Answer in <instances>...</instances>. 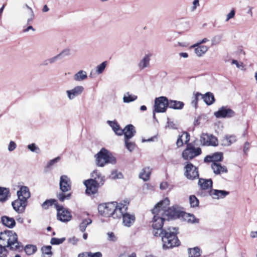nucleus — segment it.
<instances>
[{"instance_id":"37998d69","label":"nucleus","mask_w":257,"mask_h":257,"mask_svg":"<svg viewBox=\"0 0 257 257\" xmlns=\"http://www.w3.org/2000/svg\"><path fill=\"white\" fill-rule=\"evenodd\" d=\"M200 98L202 99V94L199 92H196L192 97L191 104L194 107H197L198 101Z\"/></svg>"},{"instance_id":"5fc2aeb1","label":"nucleus","mask_w":257,"mask_h":257,"mask_svg":"<svg viewBox=\"0 0 257 257\" xmlns=\"http://www.w3.org/2000/svg\"><path fill=\"white\" fill-rule=\"evenodd\" d=\"M28 148L33 152L39 153L40 152V149L35 145V144H31L28 146Z\"/></svg>"},{"instance_id":"4468645a","label":"nucleus","mask_w":257,"mask_h":257,"mask_svg":"<svg viewBox=\"0 0 257 257\" xmlns=\"http://www.w3.org/2000/svg\"><path fill=\"white\" fill-rule=\"evenodd\" d=\"M235 112L226 106H222L217 111L214 112V115L217 118L231 117L235 116Z\"/></svg>"},{"instance_id":"338daca9","label":"nucleus","mask_w":257,"mask_h":257,"mask_svg":"<svg viewBox=\"0 0 257 257\" xmlns=\"http://www.w3.org/2000/svg\"><path fill=\"white\" fill-rule=\"evenodd\" d=\"M193 6L192 9L193 10H195L197 6H199V1L198 0H194L193 2Z\"/></svg>"},{"instance_id":"7ed1b4c3","label":"nucleus","mask_w":257,"mask_h":257,"mask_svg":"<svg viewBox=\"0 0 257 257\" xmlns=\"http://www.w3.org/2000/svg\"><path fill=\"white\" fill-rule=\"evenodd\" d=\"M120 206V203L118 204L116 202L102 203L98 206V211L102 216H111L113 218L115 219L122 215Z\"/></svg>"},{"instance_id":"f03ea898","label":"nucleus","mask_w":257,"mask_h":257,"mask_svg":"<svg viewBox=\"0 0 257 257\" xmlns=\"http://www.w3.org/2000/svg\"><path fill=\"white\" fill-rule=\"evenodd\" d=\"M177 229L176 228L169 227L159 233L158 236L161 237L164 249L172 248L180 244L177 236Z\"/></svg>"},{"instance_id":"58836bf2","label":"nucleus","mask_w":257,"mask_h":257,"mask_svg":"<svg viewBox=\"0 0 257 257\" xmlns=\"http://www.w3.org/2000/svg\"><path fill=\"white\" fill-rule=\"evenodd\" d=\"M92 223V220L87 218L84 219L79 225V229L81 232H84L86 230L87 226Z\"/></svg>"},{"instance_id":"bb28decb","label":"nucleus","mask_w":257,"mask_h":257,"mask_svg":"<svg viewBox=\"0 0 257 257\" xmlns=\"http://www.w3.org/2000/svg\"><path fill=\"white\" fill-rule=\"evenodd\" d=\"M222 141L224 146H230L236 142L237 139L236 136L234 135H226L224 136Z\"/></svg>"},{"instance_id":"aec40b11","label":"nucleus","mask_w":257,"mask_h":257,"mask_svg":"<svg viewBox=\"0 0 257 257\" xmlns=\"http://www.w3.org/2000/svg\"><path fill=\"white\" fill-rule=\"evenodd\" d=\"M229 194V192L225 190L211 189L209 195L214 199H223Z\"/></svg>"},{"instance_id":"c03bdc74","label":"nucleus","mask_w":257,"mask_h":257,"mask_svg":"<svg viewBox=\"0 0 257 257\" xmlns=\"http://www.w3.org/2000/svg\"><path fill=\"white\" fill-rule=\"evenodd\" d=\"M107 64V61H104L100 64L97 66L96 68V72L97 74H100L104 71Z\"/></svg>"},{"instance_id":"f8f14e48","label":"nucleus","mask_w":257,"mask_h":257,"mask_svg":"<svg viewBox=\"0 0 257 257\" xmlns=\"http://www.w3.org/2000/svg\"><path fill=\"white\" fill-rule=\"evenodd\" d=\"M200 143L204 146L216 147L218 145L217 138L212 134L202 133L200 136Z\"/></svg>"},{"instance_id":"6ab92c4d","label":"nucleus","mask_w":257,"mask_h":257,"mask_svg":"<svg viewBox=\"0 0 257 257\" xmlns=\"http://www.w3.org/2000/svg\"><path fill=\"white\" fill-rule=\"evenodd\" d=\"M198 184L201 190V191H198V195H202L203 194V190H207L210 188L212 189L213 182L211 179H205L203 178H199Z\"/></svg>"},{"instance_id":"4c0bfd02","label":"nucleus","mask_w":257,"mask_h":257,"mask_svg":"<svg viewBox=\"0 0 257 257\" xmlns=\"http://www.w3.org/2000/svg\"><path fill=\"white\" fill-rule=\"evenodd\" d=\"M102 254L100 252L92 253L91 252H85L79 253L78 257H102Z\"/></svg>"},{"instance_id":"a211bd4d","label":"nucleus","mask_w":257,"mask_h":257,"mask_svg":"<svg viewBox=\"0 0 257 257\" xmlns=\"http://www.w3.org/2000/svg\"><path fill=\"white\" fill-rule=\"evenodd\" d=\"M91 178L89 180H92L94 182L100 186L103 185L105 181V176L97 170H94L90 174Z\"/></svg>"},{"instance_id":"4d7b16f0","label":"nucleus","mask_w":257,"mask_h":257,"mask_svg":"<svg viewBox=\"0 0 257 257\" xmlns=\"http://www.w3.org/2000/svg\"><path fill=\"white\" fill-rule=\"evenodd\" d=\"M108 240L110 241L115 242L117 240V237L112 232H109L107 233Z\"/></svg>"},{"instance_id":"bf43d9fd","label":"nucleus","mask_w":257,"mask_h":257,"mask_svg":"<svg viewBox=\"0 0 257 257\" xmlns=\"http://www.w3.org/2000/svg\"><path fill=\"white\" fill-rule=\"evenodd\" d=\"M16 144L14 141H11L8 146V150L10 152H12L16 148Z\"/></svg>"},{"instance_id":"393cba45","label":"nucleus","mask_w":257,"mask_h":257,"mask_svg":"<svg viewBox=\"0 0 257 257\" xmlns=\"http://www.w3.org/2000/svg\"><path fill=\"white\" fill-rule=\"evenodd\" d=\"M152 55L151 54H146L138 64L140 70H143L150 66V60Z\"/></svg>"},{"instance_id":"f257e3e1","label":"nucleus","mask_w":257,"mask_h":257,"mask_svg":"<svg viewBox=\"0 0 257 257\" xmlns=\"http://www.w3.org/2000/svg\"><path fill=\"white\" fill-rule=\"evenodd\" d=\"M163 204H165L166 205H169L170 204L169 199L168 198H165L163 200L158 203L152 210V213L154 214L152 227L153 228V234L156 236H158L159 235V233L164 230L162 227L166 218L161 214L163 212L162 211H159V207H161V206Z\"/></svg>"},{"instance_id":"6e6d98bb","label":"nucleus","mask_w":257,"mask_h":257,"mask_svg":"<svg viewBox=\"0 0 257 257\" xmlns=\"http://www.w3.org/2000/svg\"><path fill=\"white\" fill-rule=\"evenodd\" d=\"M60 157H57L55 158V159L50 160V161L48 162V163L47 165V168H50L52 166H53L55 163L59 162L60 161Z\"/></svg>"},{"instance_id":"a19ab883","label":"nucleus","mask_w":257,"mask_h":257,"mask_svg":"<svg viewBox=\"0 0 257 257\" xmlns=\"http://www.w3.org/2000/svg\"><path fill=\"white\" fill-rule=\"evenodd\" d=\"M56 202H57V200L54 199H48L42 203V207L44 209H47L53 204L55 205Z\"/></svg>"},{"instance_id":"0e129e2a","label":"nucleus","mask_w":257,"mask_h":257,"mask_svg":"<svg viewBox=\"0 0 257 257\" xmlns=\"http://www.w3.org/2000/svg\"><path fill=\"white\" fill-rule=\"evenodd\" d=\"M168 187V184L166 182H162L160 184V188L161 190H165Z\"/></svg>"},{"instance_id":"ea45409f","label":"nucleus","mask_w":257,"mask_h":257,"mask_svg":"<svg viewBox=\"0 0 257 257\" xmlns=\"http://www.w3.org/2000/svg\"><path fill=\"white\" fill-rule=\"evenodd\" d=\"M37 250L36 245H27L25 247V251L28 255H31L34 253Z\"/></svg>"},{"instance_id":"a878e982","label":"nucleus","mask_w":257,"mask_h":257,"mask_svg":"<svg viewBox=\"0 0 257 257\" xmlns=\"http://www.w3.org/2000/svg\"><path fill=\"white\" fill-rule=\"evenodd\" d=\"M1 221L4 225L10 228H13L16 225L15 219L7 216H2Z\"/></svg>"},{"instance_id":"c85d7f7f","label":"nucleus","mask_w":257,"mask_h":257,"mask_svg":"<svg viewBox=\"0 0 257 257\" xmlns=\"http://www.w3.org/2000/svg\"><path fill=\"white\" fill-rule=\"evenodd\" d=\"M168 104L169 108L174 109H182L184 106L182 101L173 100H169Z\"/></svg>"},{"instance_id":"a18cd8bd","label":"nucleus","mask_w":257,"mask_h":257,"mask_svg":"<svg viewBox=\"0 0 257 257\" xmlns=\"http://www.w3.org/2000/svg\"><path fill=\"white\" fill-rule=\"evenodd\" d=\"M6 243L2 241L0 244V257H7Z\"/></svg>"},{"instance_id":"774afa93","label":"nucleus","mask_w":257,"mask_h":257,"mask_svg":"<svg viewBox=\"0 0 257 257\" xmlns=\"http://www.w3.org/2000/svg\"><path fill=\"white\" fill-rule=\"evenodd\" d=\"M30 30H32L33 31H35V29H34L32 26H30L28 27L26 29H24L23 32H24V33L27 32Z\"/></svg>"},{"instance_id":"1a4fd4ad","label":"nucleus","mask_w":257,"mask_h":257,"mask_svg":"<svg viewBox=\"0 0 257 257\" xmlns=\"http://www.w3.org/2000/svg\"><path fill=\"white\" fill-rule=\"evenodd\" d=\"M169 100L165 96H160L156 98L155 100L153 117L156 119L155 112H165L168 106Z\"/></svg>"},{"instance_id":"680f3d73","label":"nucleus","mask_w":257,"mask_h":257,"mask_svg":"<svg viewBox=\"0 0 257 257\" xmlns=\"http://www.w3.org/2000/svg\"><path fill=\"white\" fill-rule=\"evenodd\" d=\"M183 137V135H181L178 138L176 142V145L178 147H180L183 146L184 142L182 138Z\"/></svg>"},{"instance_id":"72a5a7b5","label":"nucleus","mask_w":257,"mask_h":257,"mask_svg":"<svg viewBox=\"0 0 257 257\" xmlns=\"http://www.w3.org/2000/svg\"><path fill=\"white\" fill-rule=\"evenodd\" d=\"M87 78V73L83 70L78 71L74 75V79L76 81H82Z\"/></svg>"},{"instance_id":"423d86ee","label":"nucleus","mask_w":257,"mask_h":257,"mask_svg":"<svg viewBox=\"0 0 257 257\" xmlns=\"http://www.w3.org/2000/svg\"><path fill=\"white\" fill-rule=\"evenodd\" d=\"M96 164L98 167H104L106 164L116 163V159L105 148H102L95 155Z\"/></svg>"},{"instance_id":"6e6552de","label":"nucleus","mask_w":257,"mask_h":257,"mask_svg":"<svg viewBox=\"0 0 257 257\" xmlns=\"http://www.w3.org/2000/svg\"><path fill=\"white\" fill-rule=\"evenodd\" d=\"M128 202L124 201L123 203H120V208H121V212L122 215L117 218L122 217L123 223L125 226L130 227L134 222L135 217L133 215H131L126 212L127 210V205Z\"/></svg>"},{"instance_id":"de8ad7c7","label":"nucleus","mask_w":257,"mask_h":257,"mask_svg":"<svg viewBox=\"0 0 257 257\" xmlns=\"http://www.w3.org/2000/svg\"><path fill=\"white\" fill-rule=\"evenodd\" d=\"M128 140H124L125 147L130 152H132L136 148V144L134 142H129Z\"/></svg>"},{"instance_id":"9b49d317","label":"nucleus","mask_w":257,"mask_h":257,"mask_svg":"<svg viewBox=\"0 0 257 257\" xmlns=\"http://www.w3.org/2000/svg\"><path fill=\"white\" fill-rule=\"evenodd\" d=\"M55 207L57 211V219L63 222H67L72 218L70 211L62 205L55 204Z\"/></svg>"},{"instance_id":"603ef678","label":"nucleus","mask_w":257,"mask_h":257,"mask_svg":"<svg viewBox=\"0 0 257 257\" xmlns=\"http://www.w3.org/2000/svg\"><path fill=\"white\" fill-rule=\"evenodd\" d=\"M199 219L196 218L193 214H188L187 221L191 223H198L199 222Z\"/></svg>"},{"instance_id":"c756f323","label":"nucleus","mask_w":257,"mask_h":257,"mask_svg":"<svg viewBox=\"0 0 257 257\" xmlns=\"http://www.w3.org/2000/svg\"><path fill=\"white\" fill-rule=\"evenodd\" d=\"M107 123L111 126L116 135L121 136L123 134L122 129L120 128L119 125L116 121L108 120Z\"/></svg>"},{"instance_id":"864d4df0","label":"nucleus","mask_w":257,"mask_h":257,"mask_svg":"<svg viewBox=\"0 0 257 257\" xmlns=\"http://www.w3.org/2000/svg\"><path fill=\"white\" fill-rule=\"evenodd\" d=\"M110 177L113 179H120L122 177V174L120 172H117V171H113L111 173Z\"/></svg>"},{"instance_id":"412c9836","label":"nucleus","mask_w":257,"mask_h":257,"mask_svg":"<svg viewBox=\"0 0 257 257\" xmlns=\"http://www.w3.org/2000/svg\"><path fill=\"white\" fill-rule=\"evenodd\" d=\"M223 159V153L221 152H216L211 155H207L204 158V162L209 163H219L222 161Z\"/></svg>"},{"instance_id":"13d9d810","label":"nucleus","mask_w":257,"mask_h":257,"mask_svg":"<svg viewBox=\"0 0 257 257\" xmlns=\"http://www.w3.org/2000/svg\"><path fill=\"white\" fill-rule=\"evenodd\" d=\"M208 41H209V40L207 38H205L203 39L202 40L198 41L196 44H195L193 45L192 46H191V48H195L197 46L201 45V44L205 43H206L207 42H208Z\"/></svg>"},{"instance_id":"0eeeda50","label":"nucleus","mask_w":257,"mask_h":257,"mask_svg":"<svg viewBox=\"0 0 257 257\" xmlns=\"http://www.w3.org/2000/svg\"><path fill=\"white\" fill-rule=\"evenodd\" d=\"M167 206L163 204L161 207H159V211H162L161 214L166 218V219H176L183 216L184 212L180 211L177 206H173L166 210Z\"/></svg>"},{"instance_id":"3c124183","label":"nucleus","mask_w":257,"mask_h":257,"mask_svg":"<svg viewBox=\"0 0 257 257\" xmlns=\"http://www.w3.org/2000/svg\"><path fill=\"white\" fill-rule=\"evenodd\" d=\"M167 124L166 126V128H169V129L176 130L177 129L178 125L176 123H175L173 121H170L169 118H167Z\"/></svg>"},{"instance_id":"4be33fe9","label":"nucleus","mask_w":257,"mask_h":257,"mask_svg":"<svg viewBox=\"0 0 257 257\" xmlns=\"http://www.w3.org/2000/svg\"><path fill=\"white\" fill-rule=\"evenodd\" d=\"M122 131L124 134V140L131 139L136 133L135 127L131 124L127 125Z\"/></svg>"},{"instance_id":"8fccbe9b","label":"nucleus","mask_w":257,"mask_h":257,"mask_svg":"<svg viewBox=\"0 0 257 257\" xmlns=\"http://www.w3.org/2000/svg\"><path fill=\"white\" fill-rule=\"evenodd\" d=\"M222 37L220 35L215 36L211 39V46L218 45L221 41Z\"/></svg>"},{"instance_id":"473e14b6","label":"nucleus","mask_w":257,"mask_h":257,"mask_svg":"<svg viewBox=\"0 0 257 257\" xmlns=\"http://www.w3.org/2000/svg\"><path fill=\"white\" fill-rule=\"evenodd\" d=\"M10 191L8 188L0 187V201L4 202L8 199Z\"/></svg>"},{"instance_id":"39448f33","label":"nucleus","mask_w":257,"mask_h":257,"mask_svg":"<svg viewBox=\"0 0 257 257\" xmlns=\"http://www.w3.org/2000/svg\"><path fill=\"white\" fill-rule=\"evenodd\" d=\"M60 189L61 192L57 194V197L61 202H63L65 200H69L71 196V193L66 192L70 191L71 189V182L70 179L66 175H62L60 179Z\"/></svg>"},{"instance_id":"5701e85b","label":"nucleus","mask_w":257,"mask_h":257,"mask_svg":"<svg viewBox=\"0 0 257 257\" xmlns=\"http://www.w3.org/2000/svg\"><path fill=\"white\" fill-rule=\"evenodd\" d=\"M211 168L215 175H221L228 172L227 167L225 166L221 165L219 163H212Z\"/></svg>"},{"instance_id":"052dcab7","label":"nucleus","mask_w":257,"mask_h":257,"mask_svg":"<svg viewBox=\"0 0 257 257\" xmlns=\"http://www.w3.org/2000/svg\"><path fill=\"white\" fill-rule=\"evenodd\" d=\"M235 12L234 9H232L230 12L227 14L225 21L228 22L230 19L233 18L235 16Z\"/></svg>"},{"instance_id":"f704fd0d","label":"nucleus","mask_w":257,"mask_h":257,"mask_svg":"<svg viewBox=\"0 0 257 257\" xmlns=\"http://www.w3.org/2000/svg\"><path fill=\"white\" fill-rule=\"evenodd\" d=\"M201 250L198 247L188 249L189 257H199L201 254Z\"/></svg>"},{"instance_id":"e433bc0d","label":"nucleus","mask_w":257,"mask_h":257,"mask_svg":"<svg viewBox=\"0 0 257 257\" xmlns=\"http://www.w3.org/2000/svg\"><path fill=\"white\" fill-rule=\"evenodd\" d=\"M68 55V52L67 51H63L60 54L57 55L56 56L53 57L52 58L48 59V61L50 64H52L55 63L57 60L62 58V57L64 56Z\"/></svg>"},{"instance_id":"c9c22d12","label":"nucleus","mask_w":257,"mask_h":257,"mask_svg":"<svg viewBox=\"0 0 257 257\" xmlns=\"http://www.w3.org/2000/svg\"><path fill=\"white\" fill-rule=\"evenodd\" d=\"M52 246L50 245L44 246L41 248L43 257H51L52 254Z\"/></svg>"},{"instance_id":"09e8293b","label":"nucleus","mask_w":257,"mask_h":257,"mask_svg":"<svg viewBox=\"0 0 257 257\" xmlns=\"http://www.w3.org/2000/svg\"><path fill=\"white\" fill-rule=\"evenodd\" d=\"M65 240V238H57L53 237L51 238L50 243L53 245H58L62 243Z\"/></svg>"},{"instance_id":"20e7f679","label":"nucleus","mask_w":257,"mask_h":257,"mask_svg":"<svg viewBox=\"0 0 257 257\" xmlns=\"http://www.w3.org/2000/svg\"><path fill=\"white\" fill-rule=\"evenodd\" d=\"M0 240L6 243L7 247L13 250H20L22 247L20 245L18 241L16 233L11 230H6L0 233Z\"/></svg>"},{"instance_id":"f3484780","label":"nucleus","mask_w":257,"mask_h":257,"mask_svg":"<svg viewBox=\"0 0 257 257\" xmlns=\"http://www.w3.org/2000/svg\"><path fill=\"white\" fill-rule=\"evenodd\" d=\"M84 89V88L82 86H77L72 89L67 90L66 93L68 99L71 100L81 95Z\"/></svg>"},{"instance_id":"49530a36","label":"nucleus","mask_w":257,"mask_h":257,"mask_svg":"<svg viewBox=\"0 0 257 257\" xmlns=\"http://www.w3.org/2000/svg\"><path fill=\"white\" fill-rule=\"evenodd\" d=\"M189 201L191 207H197L199 205V200L195 195H191L190 196Z\"/></svg>"},{"instance_id":"9d476101","label":"nucleus","mask_w":257,"mask_h":257,"mask_svg":"<svg viewBox=\"0 0 257 257\" xmlns=\"http://www.w3.org/2000/svg\"><path fill=\"white\" fill-rule=\"evenodd\" d=\"M201 150L200 148H195L191 144H189L187 148L182 153V158L185 160H192L195 157L201 154Z\"/></svg>"},{"instance_id":"69168bd1","label":"nucleus","mask_w":257,"mask_h":257,"mask_svg":"<svg viewBox=\"0 0 257 257\" xmlns=\"http://www.w3.org/2000/svg\"><path fill=\"white\" fill-rule=\"evenodd\" d=\"M69 241L70 242H71L73 244H75L78 242V239L77 238H76L75 237H73L72 238H71L69 239Z\"/></svg>"},{"instance_id":"b1692460","label":"nucleus","mask_w":257,"mask_h":257,"mask_svg":"<svg viewBox=\"0 0 257 257\" xmlns=\"http://www.w3.org/2000/svg\"><path fill=\"white\" fill-rule=\"evenodd\" d=\"M17 196L18 198H21L28 201V199L31 196L29 188L25 186H21L20 189L17 191Z\"/></svg>"},{"instance_id":"7c9ffc66","label":"nucleus","mask_w":257,"mask_h":257,"mask_svg":"<svg viewBox=\"0 0 257 257\" xmlns=\"http://www.w3.org/2000/svg\"><path fill=\"white\" fill-rule=\"evenodd\" d=\"M208 50V47L205 45H198L195 47L194 52L198 57L204 55Z\"/></svg>"},{"instance_id":"2eb2a0df","label":"nucleus","mask_w":257,"mask_h":257,"mask_svg":"<svg viewBox=\"0 0 257 257\" xmlns=\"http://www.w3.org/2000/svg\"><path fill=\"white\" fill-rule=\"evenodd\" d=\"M12 206L14 209L18 213H23L28 205V201L25 199H23L21 198L18 199L12 202Z\"/></svg>"},{"instance_id":"2f4dec72","label":"nucleus","mask_w":257,"mask_h":257,"mask_svg":"<svg viewBox=\"0 0 257 257\" xmlns=\"http://www.w3.org/2000/svg\"><path fill=\"white\" fill-rule=\"evenodd\" d=\"M151 171L149 167L145 168L140 172L139 177L144 181H148L150 179Z\"/></svg>"},{"instance_id":"ddd939ff","label":"nucleus","mask_w":257,"mask_h":257,"mask_svg":"<svg viewBox=\"0 0 257 257\" xmlns=\"http://www.w3.org/2000/svg\"><path fill=\"white\" fill-rule=\"evenodd\" d=\"M184 168V175L187 179L194 180L199 177L198 168L190 162H187Z\"/></svg>"},{"instance_id":"e2e57ef3","label":"nucleus","mask_w":257,"mask_h":257,"mask_svg":"<svg viewBox=\"0 0 257 257\" xmlns=\"http://www.w3.org/2000/svg\"><path fill=\"white\" fill-rule=\"evenodd\" d=\"M182 135H183V137H185L184 143H187L190 140V135L187 132H184Z\"/></svg>"},{"instance_id":"dca6fc26","label":"nucleus","mask_w":257,"mask_h":257,"mask_svg":"<svg viewBox=\"0 0 257 257\" xmlns=\"http://www.w3.org/2000/svg\"><path fill=\"white\" fill-rule=\"evenodd\" d=\"M84 184L86 186L85 192L88 195H93L97 192L98 189L100 187V185L94 182L91 180H87L84 181Z\"/></svg>"},{"instance_id":"79ce46f5","label":"nucleus","mask_w":257,"mask_h":257,"mask_svg":"<svg viewBox=\"0 0 257 257\" xmlns=\"http://www.w3.org/2000/svg\"><path fill=\"white\" fill-rule=\"evenodd\" d=\"M137 99V96L130 94L127 92L123 97V101L125 103H129L136 100Z\"/></svg>"},{"instance_id":"cd10ccee","label":"nucleus","mask_w":257,"mask_h":257,"mask_svg":"<svg viewBox=\"0 0 257 257\" xmlns=\"http://www.w3.org/2000/svg\"><path fill=\"white\" fill-rule=\"evenodd\" d=\"M202 99L208 105H211L215 101V98L212 93L208 92L205 94H202Z\"/></svg>"}]
</instances>
